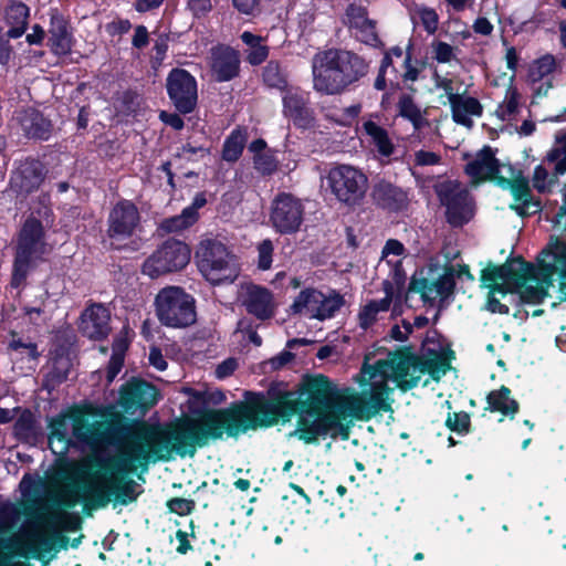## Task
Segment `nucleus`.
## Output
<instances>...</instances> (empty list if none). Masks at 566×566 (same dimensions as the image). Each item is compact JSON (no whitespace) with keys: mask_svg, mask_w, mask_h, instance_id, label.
<instances>
[{"mask_svg":"<svg viewBox=\"0 0 566 566\" xmlns=\"http://www.w3.org/2000/svg\"><path fill=\"white\" fill-rule=\"evenodd\" d=\"M231 437V407L210 410L197 419H185L169 424L136 422L124 427L118 439L117 453L95 454L84 459L73 481L61 485L42 503L41 483L29 475L20 488L28 510L35 520L21 532L10 534L21 520V506L4 504L0 510V566H30L22 558L29 554L50 553L54 535L66 524V509L84 503L92 509L105 507L115 500L125 505L136 500L137 484L127 476L149 461H169L175 455L193 457L197 448L210 439Z\"/></svg>","mask_w":566,"mask_h":566,"instance_id":"obj_1","label":"nucleus"},{"mask_svg":"<svg viewBox=\"0 0 566 566\" xmlns=\"http://www.w3.org/2000/svg\"><path fill=\"white\" fill-rule=\"evenodd\" d=\"M426 374L439 378V370L432 360L395 353L374 365L363 366L358 380L360 392L350 388L340 390L326 378H316L310 385L308 409L302 410L297 428L290 437L314 443L321 436L344 433L353 419L367 420L390 409L389 381L407 390L417 386Z\"/></svg>","mask_w":566,"mask_h":566,"instance_id":"obj_2","label":"nucleus"},{"mask_svg":"<svg viewBox=\"0 0 566 566\" xmlns=\"http://www.w3.org/2000/svg\"><path fill=\"white\" fill-rule=\"evenodd\" d=\"M539 275L534 274L533 266L521 259H513L501 266L489 265L482 271L481 281L485 287L491 289L488 298V310L492 313L507 314L509 306L502 304L496 297L500 293H517L525 303L536 304L543 301L549 286L556 282L555 277L545 276L539 264Z\"/></svg>","mask_w":566,"mask_h":566,"instance_id":"obj_3","label":"nucleus"},{"mask_svg":"<svg viewBox=\"0 0 566 566\" xmlns=\"http://www.w3.org/2000/svg\"><path fill=\"white\" fill-rule=\"evenodd\" d=\"M368 72L358 54L338 49L317 52L312 59L313 88L324 95H338Z\"/></svg>","mask_w":566,"mask_h":566,"instance_id":"obj_4","label":"nucleus"},{"mask_svg":"<svg viewBox=\"0 0 566 566\" xmlns=\"http://www.w3.org/2000/svg\"><path fill=\"white\" fill-rule=\"evenodd\" d=\"M51 250L52 247L45 240L43 224L35 217H29L18 235L11 285L20 287L30 269L43 260Z\"/></svg>","mask_w":566,"mask_h":566,"instance_id":"obj_5","label":"nucleus"},{"mask_svg":"<svg viewBox=\"0 0 566 566\" xmlns=\"http://www.w3.org/2000/svg\"><path fill=\"white\" fill-rule=\"evenodd\" d=\"M196 260L199 271L211 284L232 283L239 275L235 256L218 240H202Z\"/></svg>","mask_w":566,"mask_h":566,"instance_id":"obj_6","label":"nucleus"},{"mask_svg":"<svg viewBox=\"0 0 566 566\" xmlns=\"http://www.w3.org/2000/svg\"><path fill=\"white\" fill-rule=\"evenodd\" d=\"M326 189L334 199L346 207L360 206L368 191V177L359 168L339 164L332 167L325 177Z\"/></svg>","mask_w":566,"mask_h":566,"instance_id":"obj_7","label":"nucleus"},{"mask_svg":"<svg viewBox=\"0 0 566 566\" xmlns=\"http://www.w3.org/2000/svg\"><path fill=\"white\" fill-rule=\"evenodd\" d=\"M155 306L159 322L167 327H188L197 319L195 298L178 286L161 289Z\"/></svg>","mask_w":566,"mask_h":566,"instance_id":"obj_8","label":"nucleus"},{"mask_svg":"<svg viewBox=\"0 0 566 566\" xmlns=\"http://www.w3.org/2000/svg\"><path fill=\"white\" fill-rule=\"evenodd\" d=\"M344 305V298L336 292L328 294L314 287L302 290L290 305V313L308 319L332 318Z\"/></svg>","mask_w":566,"mask_h":566,"instance_id":"obj_9","label":"nucleus"},{"mask_svg":"<svg viewBox=\"0 0 566 566\" xmlns=\"http://www.w3.org/2000/svg\"><path fill=\"white\" fill-rule=\"evenodd\" d=\"M434 191L446 207L448 222L461 227L473 216L472 200L468 189L455 180H444L434 186Z\"/></svg>","mask_w":566,"mask_h":566,"instance_id":"obj_10","label":"nucleus"},{"mask_svg":"<svg viewBox=\"0 0 566 566\" xmlns=\"http://www.w3.org/2000/svg\"><path fill=\"white\" fill-rule=\"evenodd\" d=\"M190 261L187 244L169 240L158 248L143 264V273L150 277L184 269Z\"/></svg>","mask_w":566,"mask_h":566,"instance_id":"obj_11","label":"nucleus"},{"mask_svg":"<svg viewBox=\"0 0 566 566\" xmlns=\"http://www.w3.org/2000/svg\"><path fill=\"white\" fill-rule=\"evenodd\" d=\"M304 213L305 207L298 198L281 192L271 202L270 223L281 234H293L300 231Z\"/></svg>","mask_w":566,"mask_h":566,"instance_id":"obj_12","label":"nucleus"},{"mask_svg":"<svg viewBox=\"0 0 566 566\" xmlns=\"http://www.w3.org/2000/svg\"><path fill=\"white\" fill-rule=\"evenodd\" d=\"M167 92L176 108L184 114L193 111L197 104V82L186 70L174 69L167 77Z\"/></svg>","mask_w":566,"mask_h":566,"instance_id":"obj_13","label":"nucleus"},{"mask_svg":"<svg viewBox=\"0 0 566 566\" xmlns=\"http://www.w3.org/2000/svg\"><path fill=\"white\" fill-rule=\"evenodd\" d=\"M157 395L155 386L144 380L133 379L122 386L118 403L128 413L144 415L157 402Z\"/></svg>","mask_w":566,"mask_h":566,"instance_id":"obj_14","label":"nucleus"},{"mask_svg":"<svg viewBox=\"0 0 566 566\" xmlns=\"http://www.w3.org/2000/svg\"><path fill=\"white\" fill-rule=\"evenodd\" d=\"M239 301L245 311L260 321L272 318L276 312L273 293L256 284H244L239 292Z\"/></svg>","mask_w":566,"mask_h":566,"instance_id":"obj_15","label":"nucleus"},{"mask_svg":"<svg viewBox=\"0 0 566 566\" xmlns=\"http://www.w3.org/2000/svg\"><path fill=\"white\" fill-rule=\"evenodd\" d=\"M107 233L112 239H126L134 234L140 222L137 207L129 200H120L108 216Z\"/></svg>","mask_w":566,"mask_h":566,"instance_id":"obj_16","label":"nucleus"},{"mask_svg":"<svg viewBox=\"0 0 566 566\" xmlns=\"http://www.w3.org/2000/svg\"><path fill=\"white\" fill-rule=\"evenodd\" d=\"M45 175L44 166L39 160L25 159L12 171L10 188L18 196L27 197L39 189Z\"/></svg>","mask_w":566,"mask_h":566,"instance_id":"obj_17","label":"nucleus"},{"mask_svg":"<svg viewBox=\"0 0 566 566\" xmlns=\"http://www.w3.org/2000/svg\"><path fill=\"white\" fill-rule=\"evenodd\" d=\"M539 263L545 276L555 277L558 283V298L566 302V244L554 242L543 250Z\"/></svg>","mask_w":566,"mask_h":566,"instance_id":"obj_18","label":"nucleus"},{"mask_svg":"<svg viewBox=\"0 0 566 566\" xmlns=\"http://www.w3.org/2000/svg\"><path fill=\"white\" fill-rule=\"evenodd\" d=\"M73 439L91 449H98L105 440L103 423L99 421L88 422L84 412L80 409L70 410Z\"/></svg>","mask_w":566,"mask_h":566,"instance_id":"obj_19","label":"nucleus"},{"mask_svg":"<svg viewBox=\"0 0 566 566\" xmlns=\"http://www.w3.org/2000/svg\"><path fill=\"white\" fill-rule=\"evenodd\" d=\"M111 313L103 304H92L81 315V333L95 340L107 337L111 332Z\"/></svg>","mask_w":566,"mask_h":566,"instance_id":"obj_20","label":"nucleus"},{"mask_svg":"<svg viewBox=\"0 0 566 566\" xmlns=\"http://www.w3.org/2000/svg\"><path fill=\"white\" fill-rule=\"evenodd\" d=\"M283 113L301 128L310 127L314 119L306 94L294 87L287 88L283 96Z\"/></svg>","mask_w":566,"mask_h":566,"instance_id":"obj_21","label":"nucleus"},{"mask_svg":"<svg viewBox=\"0 0 566 566\" xmlns=\"http://www.w3.org/2000/svg\"><path fill=\"white\" fill-rule=\"evenodd\" d=\"M370 197L375 205L391 211L406 208L409 200L407 191L385 179L374 184Z\"/></svg>","mask_w":566,"mask_h":566,"instance_id":"obj_22","label":"nucleus"},{"mask_svg":"<svg viewBox=\"0 0 566 566\" xmlns=\"http://www.w3.org/2000/svg\"><path fill=\"white\" fill-rule=\"evenodd\" d=\"M211 71L219 82L230 81L239 73L240 59L235 50L220 45L211 50Z\"/></svg>","mask_w":566,"mask_h":566,"instance_id":"obj_23","label":"nucleus"},{"mask_svg":"<svg viewBox=\"0 0 566 566\" xmlns=\"http://www.w3.org/2000/svg\"><path fill=\"white\" fill-rule=\"evenodd\" d=\"M501 165L490 146L483 147L465 166V172L473 181L497 178Z\"/></svg>","mask_w":566,"mask_h":566,"instance_id":"obj_24","label":"nucleus"},{"mask_svg":"<svg viewBox=\"0 0 566 566\" xmlns=\"http://www.w3.org/2000/svg\"><path fill=\"white\" fill-rule=\"evenodd\" d=\"M385 296L380 300H371L363 305L358 313L359 326L364 329L373 327L388 314L394 295V286L390 282H384Z\"/></svg>","mask_w":566,"mask_h":566,"instance_id":"obj_25","label":"nucleus"},{"mask_svg":"<svg viewBox=\"0 0 566 566\" xmlns=\"http://www.w3.org/2000/svg\"><path fill=\"white\" fill-rule=\"evenodd\" d=\"M29 14V7L20 1L11 0L3 7L0 22L8 28V38L17 39L25 32Z\"/></svg>","mask_w":566,"mask_h":566,"instance_id":"obj_26","label":"nucleus"},{"mask_svg":"<svg viewBox=\"0 0 566 566\" xmlns=\"http://www.w3.org/2000/svg\"><path fill=\"white\" fill-rule=\"evenodd\" d=\"M505 182L513 195L514 203L511 205V208L516 211L517 214L531 216L536 213L539 210V203L534 200L528 180L524 177H516L512 180H502Z\"/></svg>","mask_w":566,"mask_h":566,"instance_id":"obj_27","label":"nucleus"},{"mask_svg":"<svg viewBox=\"0 0 566 566\" xmlns=\"http://www.w3.org/2000/svg\"><path fill=\"white\" fill-rule=\"evenodd\" d=\"M346 18L349 27L355 29L357 39L370 45L377 42L375 22L368 18L364 7L349 4L346 10Z\"/></svg>","mask_w":566,"mask_h":566,"instance_id":"obj_28","label":"nucleus"},{"mask_svg":"<svg viewBox=\"0 0 566 566\" xmlns=\"http://www.w3.org/2000/svg\"><path fill=\"white\" fill-rule=\"evenodd\" d=\"M455 268L448 266L442 275L434 281L423 280L421 283V296L426 302L434 303L447 298L453 292Z\"/></svg>","mask_w":566,"mask_h":566,"instance_id":"obj_29","label":"nucleus"},{"mask_svg":"<svg viewBox=\"0 0 566 566\" xmlns=\"http://www.w3.org/2000/svg\"><path fill=\"white\" fill-rule=\"evenodd\" d=\"M49 442L54 453H65L72 444V424L70 411L60 413L50 421Z\"/></svg>","mask_w":566,"mask_h":566,"instance_id":"obj_30","label":"nucleus"},{"mask_svg":"<svg viewBox=\"0 0 566 566\" xmlns=\"http://www.w3.org/2000/svg\"><path fill=\"white\" fill-rule=\"evenodd\" d=\"M15 119L28 137L46 139L50 135L51 122L34 108L18 112Z\"/></svg>","mask_w":566,"mask_h":566,"instance_id":"obj_31","label":"nucleus"},{"mask_svg":"<svg viewBox=\"0 0 566 566\" xmlns=\"http://www.w3.org/2000/svg\"><path fill=\"white\" fill-rule=\"evenodd\" d=\"M450 106L453 120L465 127H471L473 125L472 116H481L483 109L476 98L463 94L453 96Z\"/></svg>","mask_w":566,"mask_h":566,"instance_id":"obj_32","label":"nucleus"},{"mask_svg":"<svg viewBox=\"0 0 566 566\" xmlns=\"http://www.w3.org/2000/svg\"><path fill=\"white\" fill-rule=\"evenodd\" d=\"M49 44L55 54H67L71 51V34L66 22L57 14L51 17Z\"/></svg>","mask_w":566,"mask_h":566,"instance_id":"obj_33","label":"nucleus"},{"mask_svg":"<svg viewBox=\"0 0 566 566\" xmlns=\"http://www.w3.org/2000/svg\"><path fill=\"white\" fill-rule=\"evenodd\" d=\"M72 368V360L69 355L59 354L52 358L51 368L45 375L44 387L49 390L54 389L56 386L67 379L69 373Z\"/></svg>","mask_w":566,"mask_h":566,"instance_id":"obj_34","label":"nucleus"},{"mask_svg":"<svg viewBox=\"0 0 566 566\" xmlns=\"http://www.w3.org/2000/svg\"><path fill=\"white\" fill-rule=\"evenodd\" d=\"M18 413L19 417L13 427L14 436L23 442L35 441L40 434V427L34 415L28 409H20Z\"/></svg>","mask_w":566,"mask_h":566,"instance_id":"obj_35","label":"nucleus"},{"mask_svg":"<svg viewBox=\"0 0 566 566\" xmlns=\"http://www.w3.org/2000/svg\"><path fill=\"white\" fill-rule=\"evenodd\" d=\"M545 163L553 166L556 175L566 174V130H558L554 144L547 151Z\"/></svg>","mask_w":566,"mask_h":566,"instance_id":"obj_36","label":"nucleus"},{"mask_svg":"<svg viewBox=\"0 0 566 566\" xmlns=\"http://www.w3.org/2000/svg\"><path fill=\"white\" fill-rule=\"evenodd\" d=\"M488 402L492 411H500L505 416L513 417L518 411L517 401L511 398V390L504 386L499 390L491 391Z\"/></svg>","mask_w":566,"mask_h":566,"instance_id":"obj_37","label":"nucleus"},{"mask_svg":"<svg viewBox=\"0 0 566 566\" xmlns=\"http://www.w3.org/2000/svg\"><path fill=\"white\" fill-rule=\"evenodd\" d=\"M364 130L370 137L374 146L381 156L389 157L392 155L394 145L385 128L371 120H368L364 124Z\"/></svg>","mask_w":566,"mask_h":566,"instance_id":"obj_38","label":"nucleus"},{"mask_svg":"<svg viewBox=\"0 0 566 566\" xmlns=\"http://www.w3.org/2000/svg\"><path fill=\"white\" fill-rule=\"evenodd\" d=\"M398 113L401 117L410 120L415 129H420L428 124L419 106L410 95L402 94L398 101Z\"/></svg>","mask_w":566,"mask_h":566,"instance_id":"obj_39","label":"nucleus"},{"mask_svg":"<svg viewBox=\"0 0 566 566\" xmlns=\"http://www.w3.org/2000/svg\"><path fill=\"white\" fill-rule=\"evenodd\" d=\"M247 136L243 132L235 129L226 139L222 150V158L227 161H235L241 156Z\"/></svg>","mask_w":566,"mask_h":566,"instance_id":"obj_40","label":"nucleus"},{"mask_svg":"<svg viewBox=\"0 0 566 566\" xmlns=\"http://www.w3.org/2000/svg\"><path fill=\"white\" fill-rule=\"evenodd\" d=\"M196 222V217L191 210L184 209L180 214L165 219L160 223V230L170 233L179 232L192 226Z\"/></svg>","mask_w":566,"mask_h":566,"instance_id":"obj_41","label":"nucleus"},{"mask_svg":"<svg viewBox=\"0 0 566 566\" xmlns=\"http://www.w3.org/2000/svg\"><path fill=\"white\" fill-rule=\"evenodd\" d=\"M518 93L515 87L510 86L506 90L503 102L496 108V115L502 120H510L518 112Z\"/></svg>","mask_w":566,"mask_h":566,"instance_id":"obj_42","label":"nucleus"},{"mask_svg":"<svg viewBox=\"0 0 566 566\" xmlns=\"http://www.w3.org/2000/svg\"><path fill=\"white\" fill-rule=\"evenodd\" d=\"M263 80L268 86L285 91L287 87V81L284 72L277 62H269L263 71Z\"/></svg>","mask_w":566,"mask_h":566,"instance_id":"obj_43","label":"nucleus"},{"mask_svg":"<svg viewBox=\"0 0 566 566\" xmlns=\"http://www.w3.org/2000/svg\"><path fill=\"white\" fill-rule=\"evenodd\" d=\"M30 217H35L43 224V229H50L54 223V214L50 207V197L42 195L35 206L32 207Z\"/></svg>","mask_w":566,"mask_h":566,"instance_id":"obj_44","label":"nucleus"},{"mask_svg":"<svg viewBox=\"0 0 566 566\" xmlns=\"http://www.w3.org/2000/svg\"><path fill=\"white\" fill-rule=\"evenodd\" d=\"M558 176L559 175H556L555 171L551 174L544 165H538L534 169L532 178L533 187L538 192L549 191L551 188L556 184Z\"/></svg>","mask_w":566,"mask_h":566,"instance_id":"obj_45","label":"nucleus"},{"mask_svg":"<svg viewBox=\"0 0 566 566\" xmlns=\"http://www.w3.org/2000/svg\"><path fill=\"white\" fill-rule=\"evenodd\" d=\"M555 66L556 62L554 56L544 55L531 65L528 76L532 82L542 81L555 70Z\"/></svg>","mask_w":566,"mask_h":566,"instance_id":"obj_46","label":"nucleus"},{"mask_svg":"<svg viewBox=\"0 0 566 566\" xmlns=\"http://www.w3.org/2000/svg\"><path fill=\"white\" fill-rule=\"evenodd\" d=\"M233 336L244 343H252L254 346H261L262 344L261 336L256 333L252 322L247 318H242L238 322Z\"/></svg>","mask_w":566,"mask_h":566,"instance_id":"obj_47","label":"nucleus"},{"mask_svg":"<svg viewBox=\"0 0 566 566\" xmlns=\"http://www.w3.org/2000/svg\"><path fill=\"white\" fill-rule=\"evenodd\" d=\"M446 426L453 432L465 434L470 429V416L464 412H449Z\"/></svg>","mask_w":566,"mask_h":566,"instance_id":"obj_48","label":"nucleus"},{"mask_svg":"<svg viewBox=\"0 0 566 566\" xmlns=\"http://www.w3.org/2000/svg\"><path fill=\"white\" fill-rule=\"evenodd\" d=\"M254 168L262 175H271L277 169V160L271 151L254 155Z\"/></svg>","mask_w":566,"mask_h":566,"instance_id":"obj_49","label":"nucleus"},{"mask_svg":"<svg viewBox=\"0 0 566 566\" xmlns=\"http://www.w3.org/2000/svg\"><path fill=\"white\" fill-rule=\"evenodd\" d=\"M433 59L439 63H449L457 59L455 49L447 42L436 41L432 43Z\"/></svg>","mask_w":566,"mask_h":566,"instance_id":"obj_50","label":"nucleus"},{"mask_svg":"<svg viewBox=\"0 0 566 566\" xmlns=\"http://www.w3.org/2000/svg\"><path fill=\"white\" fill-rule=\"evenodd\" d=\"M417 14L429 34H433L438 29L439 17L437 12L427 7H420L417 9Z\"/></svg>","mask_w":566,"mask_h":566,"instance_id":"obj_51","label":"nucleus"},{"mask_svg":"<svg viewBox=\"0 0 566 566\" xmlns=\"http://www.w3.org/2000/svg\"><path fill=\"white\" fill-rule=\"evenodd\" d=\"M273 243L271 240H263L259 247V268L262 270H268L272 264V254H273Z\"/></svg>","mask_w":566,"mask_h":566,"instance_id":"obj_52","label":"nucleus"},{"mask_svg":"<svg viewBox=\"0 0 566 566\" xmlns=\"http://www.w3.org/2000/svg\"><path fill=\"white\" fill-rule=\"evenodd\" d=\"M401 80L403 82H415L419 76V69L412 63L411 55L408 53L405 55L400 65Z\"/></svg>","mask_w":566,"mask_h":566,"instance_id":"obj_53","label":"nucleus"},{"mask_svg":"<svg viewBox=\"0 0 566 566\" xmlns=\"http://www.w3.org/2000/svg\"><path fill=\"white\" fill-rule=\"evenodd\" d=\"M413 161L417 166H434L438 165L441 160V156L434 151L429 150H417L413 155Z\"/></svg>","mask_w":566,"mask_h":566,"instance_id":"obj_54","label":"nucleus"},{"mask_svg":"<svg viewBox=\"0 0 566 566\" xmlns=\"http://www.w3.org/2000/svg\"><path fill=\"white\" fill-rule=\"evenodd\" d=\"M262 0H232L233 7L244 15H255L260 12Z\"/></svg>","mask_w":566,"mask_h":566,"instance_id":"obj_55","label":"nucleus"},{"mask_svg":"<svg viewBox=\"0 0 566 566\" xmlns=\"http://www.w3.org/2000/svg\"><path fill=\"white\" fill-rule=\"evenodd\" d=\"M193 506V501L181 497H175L168 502V507L170 509V511L179 515L190 513Z\"/></svg>","mask_w":566,"mask_h":566,"instance_id":"obj_56","label":"nucleus"},{"mask_svg":"<svg viewBox=\"0 0 566 566\" xmlns=\"http://www.w3.org/2000/svg\"><path fill=\"white\" fill-rule=\"evenodd\" d=\"M123 363L124 357L120 353H115L112 355L106 370L107 384H111L116 378L123 367Z\"/></svg>","mask_w":566,"mask_h":566,"instance_id":"obj_57","label":"nucleus"},{"mask_svg":"<svg viewBox=\"0 0 566 566\" xmlns=\"http://www.w3.org/2000/svg\"><path fill=\"white\" fill-rule=\"evenodd\" d=\"M433 80H434V86L439 90H443L448 99H449V103H451L453 101V96H458L459 93H457L454 91V87H453V81L451 78H448V77H444V76H441L439 74H434L433 76Z\"/></svg>","mask_w":566,"mask_h":566,"instance_id":"obj_58","label":"nucleus"},{"mask_svg":"<svg viewBox=\"0 0 566 566\" xmlns=\"http://www.w3.org/2000/svg\"><path fill=\"white\" fill-rule=\"evenodd\" d=\"M187 8L195 17H203L212 9L211 0H187Z\"/></svg>","mask_w":566,"mask_h":566,"instance_id":"obj_59","label":"nucleus"},{"mask_svg":"<svg viewBox=\"0 0 566 566\" xmlns=\"http://www.w3.org/2000/svg\"><path fill=\"white\" fill-rule=\"evenodd\" d=\"M390 67V56H384L381 61V65L379 67V73L375 81V88L378 91H382L387 86L388 82V73Z\"/></svg>","mask_w":566,"mask_h":566,"instance_id":"obj_60","label":"nucleus"},{"mask_svg":"<svg viewBox=\"0 0 566 566\" xmlns=\"http://www.w3.org/2000/svg\"><path fill=\"white\" fill-rule=\"evenodd\" d=\"M9 348L12 349V350H25L28 353V356L31 358V359H36L38 356H39V353L36 350V345L33 344V343H24L22 339L20 338H13L10 343H9Z\"/></svg>","mask_w":566,"mask_h":566,"instance_id":"obj_61","label":"nucleus"},{"mask_svg":"<svg viewBox=\"0 0 566 566\" xmlns=\"http://www.w3.org/2000/svg\"><path fill=\"white\" fill-rule=\"evenodd\" d=\"M268 48L259 43L258 45L250 49L248 54V61L252 65H259L268 57Z\"/></svg>","mask_w":566,"mask_h":566,"instance_id":"obj_62","label":"nucleus"},{"mask_svg":"<svg viewBox=\"0 0 566 566\" xmlns=\"http://www.w3.org/2000/svg\"><path fill=\"white\" fill-rule=\"evenodd\" d=\"M149 42L148 30L145 25H137L132 40V44L136 49L145 48Z\"/></svg>","mask_w":566,"mask_h":566,"instance_id":"obj_63","label":"nucleus"},{"mask_svg":"<svg viewBox=\"0 0 566 566\" xmlns=\"http://www.w3.org/2000/svg\"><path fill=\"white\" fill-rule=\"evenodd\" d=\"M237 367L238 361L233 358H229L217 366L216 376L220 379L226 378L232 375Z\"/></svg>","mask_w":566,"mask_h":566,"instance_id":"obj_64","label":"nucleus"}]
</instances>
